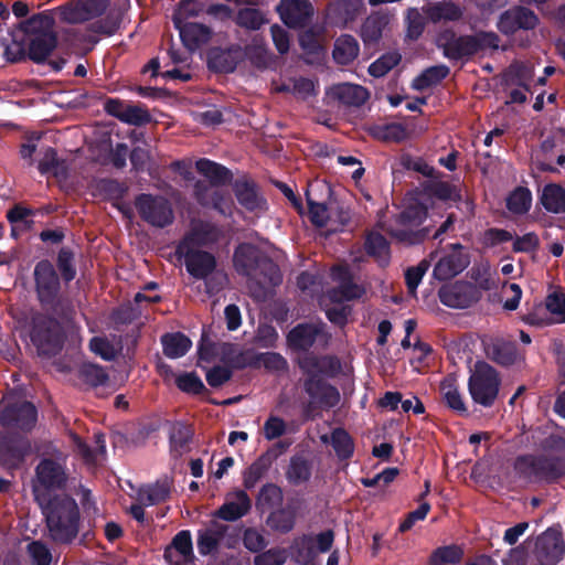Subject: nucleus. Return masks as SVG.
Wrapping results in <instances>:
<instances>
[{
	"label": "nucleus",
	"mask_w": 565,
	"mask_h": 565,
	"mask_svg": "<svg viewBox=\"0 0 565 565\" xmlns=\"http://www.w3.org/2000/svg\"><path fill=\"white\" fill-rule=\"evenodd\" d=\"M297 365L302 374V388L309 396L303 409L306 418H312L317 408L329 411L341 399L339 390L328 382L341 370L340 360L333 355H317L308 353L297 359Z\"/></svg>",
	"instance_id": "f257e3e1"
},
{
	"label": "nucleus",
	"mask_w": 565,
	"mask_h": 565,
	"mask_svg": "<svg viewBox=\"0 0 565 565\" xmlns=\"http://www.w3.org/2000/svg\"><path fill=\"white\" fill-rule=\"evenodd\" d=\"M539 446L542 454L520 455L513 468L520 478L530 482L555 483L565 477V438L550 434Z\"/></svg>",
	"instance_id": "f03ea898"
},
{
	"label": "nucleus",
	"mask_w": 565,
	"mask_h": 565,
	"mask_svg": "<svg viewBox=\"0 0 565 565\" xmlns=\"http://www.w3.org/2000/svg\"><path fill=\"white\" fill-rule=\"evenodd\" d=\"M41 508L51 539L60 544L72 543L79 533L81 511L76 500L66 493H54L34 500Z\"/></svg>",
	"instance_id": "7ed1b4c3"
},
{
	"label": "nucleus",
	"mask_w": 565,
	"mask_h": 565,
	"mask_svg": "<svg viewBox=\"0 0 565 565\" xmlns=\"http://www.w3.org/2000/svg\"><path fill=\"white\" fill-rule=\"evenodd\" d=\"M34 291L42 309L51 311L62 319L71 321L74 317V306L61 295L62 278L54 264L45 258L39 260L33 269Z\"/></svg>",
	"instance_id": "20e7f679"
},
{
	"label": "nucleus",
	"mask_w": 565,
	"mask_h": 565,
	"mask_svg": "<svg viewBox=\"0 0 565 565\" xmlns=\"http://www.w3.org/2000/svg\"><path fill=\"white\" fill-rule=\"evenodd\" d=\"M233 265L238 275L255 281L262 287H276L282 281L278 265L252 243H241L236 246L233 254Z\"/></svg>",
	"instance_id": "39448f33"
},
{
	"label": "nucleus",
	"mask_w": 565,
	"mask_h": 565,
	"mask_svg": "<svg viewBox=\"0 0 565 565\" xmlns=\"http://www.w3.org/2000/svg\"><path fill=\"white\" fill-rule=\"evenodd\" d=\"M68 484L67 456L55 449L51 456L40 458L31 479L33 500H45Z\"/></svg>",
	"instance_id": "423d86ee"
},
{
	"label": "nucleus",
	"mask_w": 565,
	"mask_h": 565,
	"mask_svg": "<svg viewBox=\"0 0 565 565\" xmlns=\"http://www.w3.org/2000/svg\"><path fill=\"white\" fill-rule=\"evenodd\" d=\"M60 320L62 319L51 311L31 313L28 322L29 337L40 356L50 359L63 350L66 333Z\"/></svg>",
	"instance_id": "0eeeda50"
},
{
	"label": "nucleus",
	"mask_w": 565,
	"mask_h": 565,
	"mask_svg": "<svg viewBox=\"0 0 565 565\" xmlns=\"http://www.w3.org/2000/svg\"><path fill=\"white\" fill-rule=\"evenodd\" d=\"M500 38L494 32H478L473 35H457L454 30H445L438 36V47L450 61L469 58L477 53L499 47Z\"/></svg>",
	"instance_id": "6e6552de"
},
{
	"label": "nucleus",
	"mask_w": 565,
	"mask_h": 565,
	"mask_svg": "<svg viewBox=\"0 0 565 565\" xmlns=\"http://www.w3.org/2000/svg\"><path fill=\"white\" fill-rule=\"evenodd\" d=\"M500 373L488 362L477 361L468 379L471 399L486 408L492 407L499 396Z\"/></svg>",
	"instance_id": "1a4fd4ad"
},
{
	"label": "nucleus",
	"mask_w": 565,
	"mask_h": 565,
	"mask_svg": "<svg viewBox=\"0 0 565 565\" xmlns=\"http://www.w3.org/2000/svg\"><path fill=\"white\" fill-rule=\"evenodd\" d=\"M427 217V209L422 203H414L405 206L394 221L399 227H391L388 234L407 245H417L423 243L429 236V227H423L414 231L413 227L419 226Z\"/></svg>",
	"instance_id": "9d476101"
},
{
	"label": "nucleus",
	"mask_w": 565,
	"mask_h": 565,
	"mask_svg": "<svg viewBox=\"0 0 565 565\" xmlns=\"http://www.w3.org/2000/svg\"><path fill=\"white\" fill-rule=\"evenodd\" d=\"M31 439L21 433L12 430L0 431V467L13 476L20 470L32 455Z\"/></svg>",
	"instance_id": "9b49d317"
},
{
	"label": "nucleus",
	"mask_w": 565,
	"mask_h": 565,
	"mask_svg": "<svg viewBox=\"0 0 565 565\" xmlns=\"http://www.w3.org/2000/svg\"><path fill=\"white\" fill-rule=\"evenodd\" d=\"M135 206L140 218L151 226L163 228L174 220L172 206L162 195L141 193L136 196Z\"/></svg>",
	"instance_id": "f8f14e48"
},
{
	"label": "nucleus",
	"mask_w": 565,
	"mask_h": 565,
	"mask_svg": "<svg viewBox=\"0 0 565 565\" xmlns=\"http://www.w3.org/2000/svg\"><path fill=\"white\" fill-rule=\"evenodd\" d=\"M175 255L183 258L186 271L196 280H206L216 269V257L203 249L195 248L188 242H180Z\"/></svg>",
	"instance_id": "ddd939ff"
},
{
	"label": "nucleus",
	"mask_w": 565,
	"mask_h": 565,
	"mask_svg": "<svg viewBox=\"0 0 565 565\" xmlns=\"http://www.w3.org/2000/svg\"><path fill=\"white\" fill-rule=\"evenodd\" d=\"M482 294L470 281L456 280L444 284L438 289L439 301L452 309H467L478 302Z\"/></svg>",
	"instance_id": "4468645a"
},
{
	"label": "nucleus",
	"mask_w": 565,
	"mask_h": 565,
	"mask_svg": "<svg viewBox=\"0 0 565 565\" xmlns=\"http://www.w3.org/2000/svg\"><path fill=\"white\" fill-rule=\"evenodd\" d=\"M232 190L239 206L253 214L268 210V203L262 193L259 184L247 174L237 178L232 183Z\"/></svg>",
	"instance_id": "2eb2a0df"
},
{
	"label": "nucleus",
	"mask_w": 565,
	"mask_h": 565,
	"mask_svg": "<svg viewBox=\"0 0 565 565\" xmlns=\"http://www.w3.org/2000/svg\"><path fill=\"white\" fill-rule=\"evenodd\" d=\"M109 0H77L56 8L60 19L66 23H82L103 15Z\"/></svg>",
	"instance_id": "dca6fc26"
},
{
	"label": "nucleus",
	"mask_w": 565,
	"mask_h": 565,
	"mask_svg": "<svg viewBox=\"0 0 565 565\" xmlns=\"http://www.w3.org/2000/svg\"><path fill=\"white\" fill-rule=\"evenodd\" d=\"M38 420V409L33 403L23 401L7 405L0 415L4 428H18L24 433L33 429Z\"/></svg>",
	"instance_id": "f3484780"
},
{
	"label": "nucleus",
	"mask_w": 565,
	"mask_h": 565,
	"mask_svg": "<svg viewBox=\"0 0 565 565\" xmlns=\"http://www.w3.org/2000/svg\"><path fill=\"white\" fill-rule=\"evenodd\" d=\"M450 252L435 264L433 277L439 281L450 280L462 273L470 264V256L460 243L449 245Z\"/></svg>",
	"instance_id": "a211bd4d"
},
{
	"label": "nucleus",
	"mask_w": 565,
	"mask_h": 565,
	"mask_svg": "<svg viewBox=\"0 0 565 565\" xmlns=\"http://www.w3.org/2000/svg\"><path fill=\"white\" fill-rule=\"evenodd\" d=\"M539 21V17L533 10L523 6H514L500 14L498 29L505 35H513L519 30H534Z\"/></svg>",
	"instance_id": "6ab92c4d"
},
{
	"label": "nucleus",
	"mask_w": 565,
	"mask_h": 565,
	"mask_svg": "<svg viewBox=\"0 0 565 565\" xmlns=\"http://www.w3.org/2000/svg\"><path fill=\"white\" fill-rule=\"evenodd\" d=\"M565 554V542L562 533L547 529L535 542V556L543 565H556Z\"/></svg>",
	"instance_id": "aec40b11"
},
{
	"label": "nucleus",
	"mask_w": 565,
	"mask_h": 565,
	"mask_svg": "<svg viewBox=\"0 0 565 565\" xmlns=\"http://www.w3.org/2000/svg\"><path fill=\"white\" fill-rule=\"evenodd\" d=\"M241 62L243 55L239 44H232L228 47L215 46L207 52V67L214 73H233Z\"/></svg>",
	"instance_id": "412c9836"
},
{
	"label": "nucleus",
	"mask_w": 565,
	"mask_h": 565,
	"mask_svg": "<svg viewBox=\"0 0 565 565\" xmlns=\"http://www.w3.org/2000/svg\"><path fill=\"white\" fill-rule=\"evenodd\" d=\"M174 28L179 31L183 45L194 52L203 44H206L212 38V30L202 23L184 22L178 15L172 17Z\"/></svg>",
	"instance_id": "4be33fe9"
},
{
	"label": "nucleus",
	"mask_w": 565,
	"mask_h": 565,
	"mask_svg": "<svg viewBox=\"0 0 565 565\" xmlns=\"http://www.w3.org/2000/svg\"><path fill=\"white\" fill-rule=\"evenodd\" d=\"M277 12L287 26L302 28L312 17L313 7L309 0H280Z\"/></svg>",
	"instance_id": "5701e85b"
},
{
	"label": "nucleus",
	"mask_w": 565,
	"mask_h": 565,
	"mask_svg": "<svg viewBox=\"0 0 565 565\" xmlns=\"http://www.w3.org/2000/svg\"><path fill=\"white\" fill-rule=\"evenodd\" d=\"M163 558L170 565L193 562V542L189 530H182L173 536L170 544L164 548Z\"/></svg>",
	"instance_id": "b1692460"
},
{
	"label": "nucleus",
	"mask_w": 565,
	"mask_h": 565,
	"mask_svg": "<svg viewBox=\"0 0 565 565\" xmlns=\"http://www.w3.org/2000/svg\"><path fill=\"white\" fill-rule=\"evenodd\" d=\"M487 356L500 366H511L520 358L518 344L502 338L493 339L486 348Z\"/></svg>",
	"instance_id": "393cba45"
},
{
	"label": "nucleus",
	"mask_w": 565,
	"mask_h": 565,
	"mask_svg": "<svg viewBox=\"0 0 565 565\" xmlns=\"http://www.w3.org/2000/svg\"><path fill=\"white\" fill-rule=\"evenodd\" d=\"M23 42H25L28 46V58L36 64H42L57 46V34L43 33L36 36L25 38Z\"/></svg>",
	"instance_id": "a878e982"
},
{
	"label": "nucleus",
	"mask_w": 565,
	"mask_h": 565,
	"mask_svg": "<svg viewBox=\"0 0 565 565\" xmlns=\"http://www.w3.org/2000/svg\"><path fill=\"white\" fill-rule=\"evenodd\" d=\"M319 329L311 323H299L287 334V344L292 351L310 353L317 341Z\"/></svg>",
	"instance_id": "bb28decb"
},
{
	"label": "nucleus",
	"mask_w": 565,
	"mask_h": 565,
	"mask_svg": "<svg viewBox=\"0 0 565 565\" xmlns=\"http://www.w3.org/2000/svg\"><path fill=\"white\" fill-rule=\"evenodd\" d=\"M55 20L52 11L45 10L33 14L32 17L20 21L18 30L23 34V39L36 36L43 33H56L54 31Z\"/></svg>",
	"instance_id": "cd10ccee"
},
{
	"label": "nucleus",
	"mask_w": 565,
	"mask_h": 565,
	"mask_svg": "<svg viewBox=\"0 0 565 565\" xmlns=\"http://www.w3.org/2000/svg\"><path fill=\"white\" fill-rule=\"evenodd\" d=\"M195 169L209 180L212 186H223L234 182L233 173L228 168L207 158L196 160Z\"/></svg>",
	"instance_id": "c85d7f7f"
},
{
	"label": "nucleus",
	"mask_w": 565,
	"mask_h": 565,
	"mask_svg": "<svg viewBox=\"0 0 565 565\" xmlns=\"http://www.w3.org/2000/svg\"><path fill=\"white\" fill-rule=\"evenodd\" d=\"M364 250L380 267L385 268L391 263L390 242L379 232H370L364 241Z\"/></svg>",
	"instance_id": "c756f323"
},
{
	"label": "nucleus",
	"mask_w": 565,
	"mask_h": 565,
	"mask_svg": "<svg viewBox=\"0 0 565 565\" xmlns=\"http://www.w3.org/2000/svg\"><path fill=\"white\" fill-rule=\"evenodd\" d=\"M194 435L193 427L185 422H174L169 429V446L173 457H180L189 450Z\"/></svg>",
	"instance_id": "7c9ffc66"
},
{
	"label": "nucleus",
	"mask_w": 565,
	"mask_h": 565,
	"mask_svg": "<svg viewBox=\"0 0 565 565\" xmlns=\"http://www.w3.org/2000/svg\"><path fill=\"white\" fill-rule=\"evenodd\" d=\"M297 518V507L291 501L286 507L273 510L267 516V525L275 532L287 534L294 530Z\"/></svg>",
	"instance_id": "2f4dec72"
},
{
	"label": "nucleus",
	"mask_w": 565,
	"mask_h": 565,
	"mask_svg": "<svg viewBox=\"0 0 565 565\" xmlns=\"http://www.w3.org/2000/svg\"><path fill=\"white\" fill-rule=\"evenodd\" d=\"M277 459L275 450L263 452L244 472L243 484L246 489H253L257 482L269 470L273 462Z\"/></svg>",
	"instance_id": "473e14b6"
},
{
	"label": "nucleus",
	"mask_w": 565,
	"mask_h": 565,
	"mask_svg": "<svg viewBox=\"0 0 565 565\" xmlns=\"http://www.w3.org/2000/svg\"><path fill=\"white\" fill-rule=\"evenodd\" d=\"M360 53L358 40L351 34H342L335 41L332 50V57L339 65L351 64Z\"/></svg>",
	"instance_id": "72a5a7b5"
},
{
	"label": "nucleus",
	"mask_w": 565,
	"mask_h": 565,
	"mask_svg": "<svg viewBox=\"0 0 565 565\" xmlns=\"http://www.w3.org/2000/svg\"><path fill=\"white\" fill-rule=\"evenodd\" d=\"M333 94L338 100L350 107H361L370 98L369 90L358 84L342 83L333 88Z\"/></svg>",
	"instance_id": "f704fd0d"
},
{
	"label": "nucleus",
	"mask_w": 565,
	"mask_h": 565,
	"mask_svg": "<svg viewBox=\"0 0 565 565\" xmlns=\"http://www.w3.org/2000/svg\"><path fill=\"white\" fill-rule=\"evenodd\" d=\"M252 502L248 494L239 490L236 493V501L225 502L215 512V516L224 521H236L248 513Z\"/></svg>",
	"instance_id": "c9c22d12"
},
{
	"label": "nucleus",
	"mask_w": 565,
	"mask_h": 565,
	"mask_svg": "<svg viewBox=\"0 0 565 565\" xmlns=\"http://www.w3.org/2000/svg\"><path fill=\"white\" fill-rule=\"evenodd\" d=\"M163 354L169 359H179L184 356L192 347L191 339L184 333L168 332L161 337Z\"/></svg>",
	"instance_id": "e433bc0d"
},
{
	"label": "nucleus",
	"mask_w": 565,
	"mask_h": 565,
	"mask_svg": "<svg viewBox=\"0 0 565 565\" xmlns=\"http://www.w3.org/2000/svg\"><path fill=\"white\" fill-rule=\"evenodd\" d=\"M312 462L303 455H294L286 470V479L292 486H300L310 480Z\"/></svg>",
	"instance_id": "4c0bfd02"
},
{
	"label": "nucleus",
	"mask_w": 565,
	"mask_h": 565,
	"mask_svg": "<svg viewBox=\"0 0 565 565\" xmlns=\"http://www.w3.org/2000/svg\"><path fill=\"white\" fill-rule=\"evenodd\" d=\"M440 392L446 405L461 416H468L467 406L459 392L455 377L448 376L440 383Z\"/></svg>",
	"instance_id": "58836bf2"
},
{
	"label": "nucleus",
	"mask_w": 565,
	"mask_h": 565,
	"mask_svg": "<svg viewBox=\"0 0 565 565\" xmlns=\"http://www.w3.org/2000/svg\"><path fill=\"white\" fill-rule=\"evenodd\" d=\"M541 203L550 213H565V189L556 183L546 184L542 191Z\"/></svg>",
	"instance_id": "ea45409f"
},
{
	"label": "nucleus",
	"mask_w": 565,
	"mask_h": 565,
	"mask_svg": "<svg viewBox=\"0 0 565 565\" xmlns=\"http://www.w3.org/2000/svg\"><path fill=\"white\" fill-rule=\"evenodd\" d=\"M450 73L447 65H434L424 70L413 81L412 87L416 90H425L441 83Z\"/></svg>",
	"instance_id": "a19ab883"
},
{
	"label": "nucleus",
	"mask_w": 565,
	"mask_h": 565,
	"mask_svg": "<svg viewBox=\"0 0 565 565\" xmlns=\"http://www.w3.org/2000/svg\"><path fill=\"white\" fill-rule=\"evenodd\" d=\"M171 488L168 481H157L140 488L138 500L146 507L166 502L170 498Z\"/></svg>",
	"instance_id": "79ce46f5"
},
{
	"label": "nucleus",
	"mask_w": 565,
	"mask_h": 565,
	"mask_svg": "<svg viewBox=\"0 0 565 565\" xmlns=\"http://www.w3.org/2000/svg\"><path fill=\"white\" fill-rule=\"evenodd\" d=\"M364 294L365 289L353 282L350 273L345 270L340 285L330 290L329 297L332 301L339 302L342 300L350 301L360 299Z\"/></svg>",
	"instance_id": "37998d69"
},
{
	"label": "nucleus",
	"mask_w": 565,
	"mask_h": 565,
	"mask_svg": "<svg viewBox=\"0 0 565 565\" xmlns=\"http://www.w3.org/2000/svg\"><path fill=\"white\" fill-rule=\"evenodd\" d=\"M425 13L427 18L434 22L438 23L440 21H458L462 12L460 8L454 2H437L431 3L425 8Z\"/></svg>",
	"instance_id": "c03bdc74"
},
{
	"label": "nucleus",
	"mask_w": 565,
	"mask_h": 565,
	"mask_svg": "<svg viewBox=\"0 0 565 565\" xmlns=\"http://www.w3.org/2000/svg\"><path fill=\"white\" fill-rule=\"evenodd\" d=\"M370 136L385 142H402L407 137L406 128L398 122L374 125L369 129Z\"/></svg>",
	"instance_id": "a18cd8bd"
},
{
	"label": "nucleus",
	"mask_w": 565,
	"mask_h": 565,
	"mask_svg": "<svg viewBox=\"0 0 565 565\" xmlns=\"http://www.w3.org/2000/svg\"><path fill=\"white\" fill-rule=\"evenodd\" d=\"M122 19V10L111 9L104 18L90 23L89 29L94 33L111 36L120 29Z\"/></svg>",
	"instance_id": "49530a36"
},
{
	"label": "nucleus",
	"mask_w": 565,
	"mask_h": 565,
	"mask_svg": "<svg viewBox=\"0 0 565 565\" xmlns=\"http://www.w3.org/2000/svg\"><path fill=\"white\" fill-rule=\"evenodd\" d=\"M218 238V231L215 225L209 223H201L194 226L189 235L181 242H188L191 246L201 247L216 242Z\"/></svg>",
	"instance_id": "de8ad7c7"
},
{
	"label": "nucleus",
	"mask_w": 565,
	"mask_h": 565,
	"mask_svg": "<svg viewBox=\"0 0 565 565\" xmlns=\"http://www.w3.org/2000/svg\"><path fill=\"white\" fill-rule=\"evenodd\" d=\"M532 203V193L525 186H516L507 198V209L516 215H523L529 212Z\"/></svg>",
	"instance_id": "09e8293b"
},
{
	"label": "nucleus",
	"mask_w": 565,
	"mask_h": 565,
	"mask_svg": "<svg viewBox=\"0 0 565 565\" xmlns=\"http://www.w3.org/2000/svg\"><path fill=\"white\" fill-rule=\"evenodd\" d=\"M56 267L58 275L65 285L75 279L77 269L75 264V253L70 247H62L56 256Z\"/></svg>",
	"instance_id": "8fccbe9b"
},
{
	"label": "nucleus",
	"mask_w": 565,
	"mask_h": 565,
	"mask_svg": "<svg viewBox=\"0 0 565 565\" xmlns=\"http://www.w3.org/2000/svg\"><path fill=\"white\" fill-rule=\"evenodd\" d=\"M243 61L247 60L258 70H264L269 64V54L267 47L262 42L254 40L250 44L241 46Z\"/></svg>",
	"instance_id": "3c124183"
},
{
	"label": "nucleus",
	"mask_w": 565,
	"mask_h": 565,
	"mask_svg": "<svg viewBox=\"0 0 565 565\" xmlns=\"http://www.w3.org/2000/svg\"><path fill=\"white\" fill-rule=\"evenodd\" d=\"M78 377L92 387L103 386L109 380L106 370L90 362L82 363L78 367Z\"/></svg>",
	"instance_id": "603ef678"
},
{
	"label": "nucleus",
	"mask_w": 565,
	"mask_h": 565,
	"mask_svg": "<svg viewBox=\"0 0 565 565\" xmlns=\"http://www.w3.org/2000/svg\"><path fill=\"white\" fill-rule=\"evenodd\" d=\"M331 445L340 460H348L353 456L354 443L343 428H335L331 433Z\"/></svg>",
	"instance_id": "864d4df0"
},
{
	"label": "nucleus",
	"mask_w": 565,
	"mask_h": 565,
	"mask_svg": "<svg viewBox=\"0 0 565 565\" xmlns=\"http://www.w3.org/2000/svg\"><path fill=\"white\" fill-rule=\"evenodd\" d=\"M284 493L279 486L275 483L264 484L256 499V505L259 510L274 509L282 503Z\"/></svg>",
	"instance_id": "5fc2aeb1"
},
{
	"label": "nucleus",
	"mask_w": 565,
	"mask_h": 565,
	"mask_svg": "<svg viewBox=\"0 0 565 565\" xmlns=\"http://www.w3.org/2000/svg\"><path fill=\"white\" fill-rule=\"evenodd\" d=\"M38 170L43 175L52 173L54 177H60L65 174L66 168L64 161L58 158L56 149L47 147L39 161Z\"/></svg>",
	"instance_id": "6e6d98bb"
},
{
	"label": "nucleus",
	"mask_w": 565,
	"mask_h": 565,
	"mask_svg": "<svg viewBox=\"0 0 565 565\" xmlns=\"http://www.w3.org/2000/svg\"><path fill=\"white\" fill-rule=\"evenodd\" d=\"M423 193L441 201L456 200V188L446 181L427 180L422 184Z\"/></svg>",
	"instance_id": "4d7b16f0"
},
{
	"label": "nucleus",
	"mask_w": 565,
	"mask_h": 565,
	"mask_svg": "<svg viewBox=\"0 0 565 565\" xmlns=\"http://www.w3.org/2000/svg\"><path fill=\"white\" fill-rule=\"evenodd\" d=\"M235 22L241 28L257 31L268 21L259 9L243 8L238 10Z\"/></svg>",
	"instance_id": "13d9d810"
},
{
	"label": "nucleus",
	"mask_w": 565,
	"mask_h": 565,
	"mask_svg": "<svg viewBox=\"0 0 565 565\" xmlns=\"http://www.w3.org/2000/svg\"><path fill=\"white\" fill-rule=\"evenodd\" d=\"M463 551L458 545L437 547L429 557L430 565L457 564L462 559Z\"/></svg>",
	"instance_id": "bf43d9fd"
},
{
	"label": "nucleus",
	"mask_w": 565,
	"mask_h": 565,
	"mask_svg": "<svg viewBox=\"0 0 565 565\" xmlns=\"http://www.w3.org/2000/svg\"><path fill=\"white\" fill-rule=\"evenodd\" d=\"M401 60L402 56L398 52H387L371 63L367 70L369 74L376 78L383 77L396 65H398Z\"/></svg>",
	"instance_id": "052dcab7"
},
{
	"label": "nucleus",
	"mask_w": 565,
	"mask_h": 565,
	"mask_svg": "<svg viewBox=\"0 0 565 565\" xmlns=\"http://www.w3.org/2000/svg\"><path fill=\"white\" fill-rule=\"evenodd\" d=\"M177 387L186 394L200 395L206 392L201 377L195 372H183L175 377Z\"/></svg>",
	"instance_id": "680f3d73"
},
{
	"label": "nucleus",
	"mask_w": 565,
	"mask_h": 565,
	"mask_svg": "<svg viewBox=\"0 0 565 565\" xmlns=\"http://www.w3.org/2000/svg\"><path fill=\"white\" fill-rule=\"evenodd\" d=\"M386 21L383 17H369L362 24L361 36L366 44L379 42L382 38Z\"/></svg>",
	"instance_id": "e2e57ef3"
},
{
	"label": "nucleus",
	"mask_w": 565,
	"mask_h": 565,
	"mask_svg": "<svg viewBox=\"0 0 565 565\" xmlns=\"http://www.w3.org/2000/svg\"><path fill=\"white\" fill-rule=\"evenodd\" d=\"M257 369L264 367L268 372H286L288 371L287 360L278 352H264L255 355Z\"/></svg>",
	"instance_id": "0e129e2a"
},
{
	"label": "nucleus",
	"mask_w": 565,
	"mask_h": 565,
	"mask_svg": "<svg viewBox=\"0 0 565 565\" xmlns=\"http://www.w3.org/2000/svg\"><path fill=\"white\" fill-rule=\"evenodd\" d=\"M533 77V68L524 63L511 64L508 83L531 92L529 82Z\"/></svg>",
	"instance_id": "69168bd1"
},
{
	"label": "nucleus",
	"mask_w": 565,
	"mask_h": 565,
	"mask_svg": "<svg viewBox=\"0 0 565 565\" xmlns=\"http://www.w3.org/2000/svg\"><path fill=\"white\" fill-rule=\"evenodd\" d=\"M297 558L302 564L312 562L318 552L316 550L315 539L310 534H303L299 540L294 543Z\"/></svg>",
	"instance_id": "338daca9"
},
{
	"label": "nucleus",
	"mask_w": 565,
	"mask_h": 565,
	"mask_svg": "<svg viewBox=\"0 0 565 565\" xmlns=\"http://www.w3.org/2000/svg\"><path fill=\"white\" fill-rule=\"evenodd\" d=\"M545 308L555 317L554 322H565V294L562 290H554L546 296Z\"/></svg>",
	"instance_id": "774afa93"
}]
</instances>
